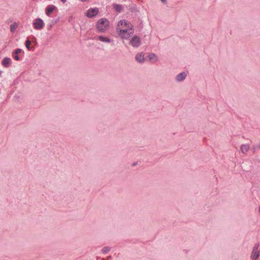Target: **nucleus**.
Listing matches in <instances>:
<instances>
[{
  "mask_svg": "<svg viewBox=\"0 0 260 260\" xmlns=\"http://www.w3.org/2000/svg\"><path fill=\"white\" fill-rule=\"evenodd\" d=\"M60 1L63 3H65L67 2V0H60Z\"/></svg>",
  "mask_w": 260,
  "mask_h": 260,
  "instance_id": "5701e85b",
  "label": "nucleus"
},
{
  "mask_svg": "<svg viewBox=\"0 0 260 260\" xmlns=\"http://www.w3.org/2000/svg\"><path fill=\"white\" fill-rule=\"evenodd\" d=\"M33 24L34 28L37 30L42 29L45 25L43 20L39 18H37L34 20Z\"/></svg>",
  "mask_w": 260,
  "mask_h": 260,
  "instance_id": "39448f33",
  "label": "nucleus"
},
{
  "mask_svg": "<svg viewBox=\"0 0 260 260\" xmlns=\"http://www.w3.org/2000/svg\"><path fill=\"white\" fill-rule=\"evenodd\" d=\"M18 25L16 22L13 23L10 25V30L12 32H14L17 28Z\"/></svg>",
  "mask_w": 260,
  "mask_h": 260,
  "instance_id": "f3484780",
  "label": "nucleus"
},
{
  "mask_svg": "<svg viewBox=\"0 0 260 260\" xmlns=\"http://www.w3.org/2000/svg\"><path fill=\"white\" fill-rule=\"evenodd\" d=\"M187 76V73L185 72H181L176 76V80L178 82H180L184 80Z\"/></svg>",
  "mask_w": 260,
  "mask_h": 260,
  "instance_id": "9d476101",
  "label": "nucleus"
},
{
  "mask_svg": "<svg viewBox=\"0 0 260 260\" xmlns=\"http://www.w3.org/2000/svg\"><path fill=\"white\" fill-rule=\"evenodd\" d=\"M258 247L259 244H255L253 248V250L251 252V257L254 260L257 259L259 256V251L258 250Z\"/></svg>",
  "mask_w": 260,
  "mask_h": 260,
  "instance_id": "423d86ee",
  "label": "nucleus"
},
{
  "mask_svg": "<svg viewBox=\"0 0 260 260\" xmlns=\"http://www.w3.org/2000/svg\"><path fill=\"white\" fill-rule=\"evenodd\" d=\"M250 149L249 144H242L240 147L241 152L243 154H246Z\"/></svg>",
  "mask_w": 260,
  "mask_h": 260,
  "instance_id": "f8f14e48",
  "label": "nucleus"
},
{
  "mask_svg": "<svg viewBox=\"0 0 260 260\" xmlns=\"http://www.w3.org/2000/svg\"><path fill=\"white\" fill-rule=\"evenodd\" d=\"M121 27L122 28L133 29V24L129 21L125 20H121L118 22L116 27Z\"/></svg>",
  "mask_w": 260,
  "mask_h": 260,
  "instance_id": "7ed1b4c3",
  "label": "nucleus"
},
{
  "mask_svg": "<svg viewBox=\"0 0 260 260\" xmlns=\"http://www.w3.org/2000/svg\"><path fill=\"white\" fill-rule=\"evenodd\" d=\"M12 63V60L9 57H5L2 60V64L5 68L9 67Z\"/></svg>",
  "mask_w": 260,
  "mask_h": 260,
  "instance_id": "9b49d317",
  "label": "nucleus"
},
{
  "mask_svg": "<svg viewBox=\"0 0 260 260\" xmlns=\"http://www.w3.org/2000/svg\"><path fill=\"white\" fill-rule=\"evenodd\" d=\"M94 39L105 43H110L112 42L110 38L103 36H98L95 37Z\"/></svg>",
  "mask_w": 260,
  "mask_h": 260,
  "instance_id": "6e6552de",
  "label": "nucleus"
},
{
  "mask_svg": "<svg viewBox=\"0 0 260 260\" xmlns=\"http://www.w3.org/2000/svg\"><path fill=\"white\" fill-rule=\"evenodd\" d=\"M259 213H260V206H259Z\"/></svg>",
  "mask_w": 260,
  "mask_h": 260,
  "instance_id": "b1692460",
  "label": "nucleus"
},
{
  "mask_svg": "<svg viewBox=\"0 0 260 260\" xmlns=\"http://www.w3.org/2000/svg\"><path fill=\"white\" fill-rule=\"evenodd\" d=\"M30 44H31V42L29 40V39H27L26 41H25V47H26V48L28 50H34L35 49V48L33 47H30Z\"/></svg>",
  "mask_w": 260,
  "mask_h": 260,
  "instance_id": "2eb2a0df",
  "label": "nucleus"
},
{
  "mask_svg": "<svg viewBox=\"0 0 260 260\" xmlns=\"http://www.w3.org/2000/svg\"><path fill=\"white\" fill-rule=\"evenodd\" d=\"M141 43L140 38L135 35L130 40L129 44L131 45L134 48L139 47Z\"/></svg>",
  "mask_w": 260,
  "mask_h": 260,
  "instance_id": "20e7f679",
  "label": "nucleus"
},
{
  "mask_svg": "<svg viewBox=\"0 0 260 260\" xmlns=\"http://www.w3.org/2000/svg\"><path fill=\"white\" fill-rule=\"evenodd\" d=\"M113 7L118 13H120L123 10V6L121 5L113 4Z\"/></svg>",
  "mask_w": 260,
  "mask_h": 260,
  "instance_id": "4468645a",
  "label": "nucleus"
},
{
  "mask_svg": "<svg viewBox=\"0 0 260 260\" xmlns=\"http://www.w3.org/2000/svg\"><path fill=\"white\" fill-rule=\"evenodd\" d=\"M156 56V54L153 53L149 54L148 55V57L150 59H153Z\"/></svg>",
  "mask_w": 260,
  "mask_h": 260,
  "instance_id": "6ab92c4d",
  "label": "nucleus"
},
{
  "mask_svg": "<svg viewBox=\"0 0 260 260\" xmlns=\"http://www.w3.org/2000/svg\"><path fill=\"white\" fill-rule=\"evenodd\" d=\"M13 57L14 59L16 60H19L20 59L19 56L18 55V54H15L14 53H13Z\"/></svg>",
  "mask_w": 260,
  "mask_h": 260,
  "instance_id": "aec40b11",
  "label": "nucleus"
},
{
  "mask_svg": "<svg viewBox=\"0 0 260 260\" xmlns=\"http://www.w3.org/2000/svg\"><path fill=\"white\" fill-rule=\"evenodd\" d=\"M260 149V143L254 145L252 147V150L253 152H255L257 150Z\"/></svg>",
  "mask_w": 260,
  "mask_h": 260,
  "instance_id": "a211bd4d",
  "label": "nucleus"
},
{
  "mask_svg": "<svg viewBox=\"0 0 260 260\" xmlns=\"http://www.w3.org/2000/svg\"><path fill=\"white\" fill-rule=\"evenodd\" d=\"M116 31L119 36L124 39H128L134 33V29L122 28L121 27H116Z\"/></svg>",
  "mask_w": 260,
  "mask_h": 260,
  "instance_id": "f03ea898",
  "label": "nucleus"
},
{
  "mask_svg": "<svg viewBox=\"0 0 260 260\" xmlns=\"http://www.w3.org/2000/svg\"><path fill=\"white\" fill-rule=\"evenodd\" d=\"M1 74H2V71H0V75H1Z\"/></svg>",
  "mask_w": 260,
  "mask_h": 260,
  "instance_id": "393cba45",
  "label": "nucleus"
},
{
  "mask_svg": "<svg viewBox=\"0 0 260 260\" xmlns=\"http://www.w3.org/2000/svg\"><path fill=\"white\" fill-rule=\"evenodd\" d=\"M136 60L139 63H143L144 61V57L143 53H138L136 55Z\"/></svg>",
  "mask_w": 260,
  "mask_h": 260,
  "instance_id": "ddd939ff",
  "label": "nucleus"
},
{
  "mask_svg": "<svg viewBox=\"0 0 260 260\" xmlns=\"http://www.w3.org/2000/svg\"><path fill=\"white\" fill-rule=\"evenodd\" d=\"M97 31L100 33L106 32L109 28V21L105 18L99 19L96 24Z\"/></svg>",
  "mask_w": 260,
  "mask_h": 260,
  "instance_id": "f257e3e1",
  "label": "nucleus"
},
{
  "mask_svg": "<svg viewBox=\"0 0 260 260\" xmlns=\"http://www.w3.org/2000/svg\"><path fill=\"white\" fill-rule=\"evenodd\" d=\"M111 247H109V246H106V247H104L102 249V252L104 254H106L108 252H109L111 250Z\"/></svg>",
  "mask_w": 260,
  "mask_h": 260,
  "instance_id": "dca6fc26",
  "label": "nucleus"
},
{
  "mask_svg": "<svg viewBox=\"0 0 260 260\" xmlns=\"http://www.w3.org/2000/svg\"><path fill=\"white\" fill-rule=\"evenodd\" d=\"M57 7L54 5H49L45 9V14L47 16H50L53 11L57 10Z\"/></svg>",
  "mask_w": 260,
  "mask_h": 260,
  "instance_id": "1a4fd4ad",
  "label": "nucleus"
},
{
  "mask_svg": "<svg viewBox=\"0 0 260 260\" xmlns=\"http://www.w3.org/2000/svg\"><path fill=\"white\" fill-rule=\"evenodd\" d=\"M161 1L162 2V3L164 4H166L167 2V0H161Z\"/></svg>",
  "mask_w": 260,
  "mask_h": 260,
  "instance_id": "4be33fe9",
  "label": "nucleus"
},
{
  "mask_svg": "<svg viewBox=\"0 0 260 260\" xmlns=\"http://www.w3.org/2000/svg\"><path fill=\"white\" fill-rule=\"evenodd\" d=\"M99 13V9L97 8H90L86 14L88 18H92L95 16Z\"/></svg>",
  "mask_w": 260,
  "mask_h": 260,
  "instance_id": "0eeeda50",
  "label": "nucleus"
},
{
  "mask_svg": "<svg viewBox=\"0 0 260 260\" xmlns=\"http://www.w3.org/2000/svg\"><path fill=\"white\" fill-rule=\"evenodd\" d=\"M22 52V50L21 49L18 48L16 49L14 52V54H18Z\"/></svg>",
  "mask_w": 260,
  "mask_h": 260,
  "instance_id": "412c9836",
  "label": "nucleus"
}]
</instances>
